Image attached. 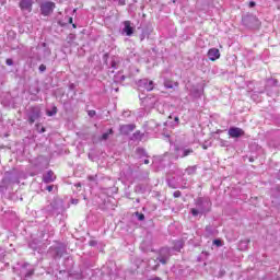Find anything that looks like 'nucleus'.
Segmentation results:
<instances>
[{"label": "nucleus", "instance_id": "obj_23", "mask_svg": "<svg viewBox=\"0 0 280 280\" xmlns=\"http://www.w3.org/2000/svg\"><path fill=\"white\" fill-rule=\"evenodd\" d=\"M54 180H56V174H54V171H48L43 175V183L49 184L54 183Z\"/></svg>", "mask_w": 280, "mask_h": 280}, {"label": "nucleus", "instance_id": "obj_14", "mask_svg": "<svg viewBox=\"0 0 280 280\" xmlns=\"http://www.w3.org/2000/svg\"><path fill=\"white\" fill-rule=\"evenodd\" d=\"M78 36L73 33H70L66 37V43L62 45L63 49H69V47H78V43H75Z\"/></svg>", "mask_w": 280, "mask_h": 280}, {"label": "nucleus", "instance_id": "obj_20", "mask_svg": "<svg viewBox=\"0 0 280 280\" xmlns=\"http://www.w3.org/2000/svg\"><path fill=\"white\" fill-rule=\"evenodd\" d=\"M208 58L209 60H211L212 62H215V60H219L220 58V49L218 48H210L208 50Z\"/></svg>", "mask_w": 280, "mask_h": 280}, {"label": "nucleus", "instance_id": "obj_54", "mask_svg": "<svg viewBox=\"0 0 280 280\" xmlns=\"http://www.w3.org/2000/svg\"><path fill=\"white\" fill-rule=\"evenodd\" d=\"M143 163H144V165H150V160L145 159V160L143 161Z\"/></svg>", "mask_w": 280, "mask_h": 280}, {"label": "nucleus", "instance_id": "obj_53", "mask_svg": "<svg viewBox=\"0 0 280 280\" xmlns=\"http://www.w3.org/2000/svg\"><path fill=\"white\" fill-rule=\"evenodd\" d=\"M77 279H84V276L82 275V272L77 275Z\"/></svg>", "mask_w": 280, "mask_h": 280}, {"label": "nucleus", "instance_id": "obj_25", "mask_svg": "<svg viewBox=\"0 0 280 280\" xmlns=\"http://www.w3.org/2000/svg\"><path fill=\"white\" fill-rule=\"evenodd\" d=\"M185 246V242L183 241H174L173 243V250H175L176 253H180V250H183Z\"/></svg>", "mask_w": 280, "mask_h": 280}, {"label": "nucleus", "instance_id": "obj_10", "mask_svg": "<svg viewBox=\"0 0 280 280\" xmlns=\"http://www.w3.org/2000/svg\"><path fill=\"white\" fill-rule=\"evenodd\" d=\"M138 91H154V81L150 79H140L137 82Z\"/></svg>", "mask_w": 280, "mask_h": 280}, {"label": "nucleus", "instance_id": "obj_28", "mask_svg": "<svg viewBox=\"0 0 280 280\" xmlns=\"http://www.w3.org/2000/svg\"><path fill=\"white\" fill-rule=\"evenodd\" d=\"M110 135H115V131L113 130V128L108 129L106 132L102 135V141H108V138L110 137Z\"/></svg>", "mask_w": 280, "mask_h": 280}, {"label": "nucleus", "instance_id": "obj_52", "mask_svg": "<svg viewBox=\"0 0 280 280\" xmlns=\"http://www.w3.org/2000/svg\"><path fill=\"white\" fill-rule=\"evenodd\" d=\"M79 202H80L79 199H72V200H71V203H72V205H78Z\"/></svg>", "mask_w": 280, "mask_h": 280}, {"label": "nucleus", "instance_id": "obj_44", "mask_svg": "<svg viewBox=\"0 0 280 280\" xmlns=\"http://www.w3.org/2000/svg\"><path fill=\"white\" fill-rule=\"evenodd\" d=\"M174 198H180L183 196V192L180 190H176L173 192Z\"/></svg>", "mask_w": 280, "mask_h": 280}, {"label": "nucleus", "instance_id": "obj_60", "mask_svg": "<svg viewBox=\"0 0 280 280\" xmlns=\"http://www.w3.org/2000/svg\"><path fill=\"white\" fill-rule=\"evenodd\" d=\"M220 272H221V277H224L225 271H224V270H221Z\"/></svg>", "mask_w": 280, "mask_h": 280}, {"label": "nucleus", "instance_id": "obj_18", "mask_svg": "<svg viewBox=\"0 0 280 280\" xmlns=\"http://www.w3.org/2000/svg\"><path fill=\"white\" fill-rule=\"evenodd\" d=\"M135 128H137V126L135 124L121 125L119 127L120 135L128 136V135H130V132H132L135 130Z\"/></svg>", "mask_w": 280, "mask_h": 280}, {"label": "nucleus", "instance_id": "obj_40", "mask_svg": "<svg viewBox=\"0 0 280 280\" xmlns=\"http://www.w3.org/2000/svg\"><path fill=\"white\" fill-rule=\"evenodd\" d=\"M212 244H213L214 246H218V247L223 246L222 240H219V238L213 240Z\"/></svg>", "mask_w": 280, "mask_h": 280}, {"label": "nucleus", "instance_id": "obj_62", "mask_svg": "<svg viewBox=\"0 0 280 280\" xmlns=\"http://www.w3.org/2000/svg\"><path fill=\"white\" fill-rule=\"evenodd\" d=\"M1 259H3V255L0 253V261H1Z\"/></svg>", "mask_w": 280, "mask_h": 280}, {"label": "nucleus", "instance_id": "obj_8", "mask_svg": "<svg viewBox=\"0 0 280 280\" xmlns=\"http://www.w3.org/2000/svg\"><path fill=\"white\" fill-rule=\"evenodd\" d=\"M28 248H31V250L34 253L43 255L47 248V245H45L39 238H33L31 242H28Z\"/></svg>", "mask_w": 280, "mask_h": 280}, {"label": "nucleus", "instance_id": "obj_12", "mask_svg": "<svg viewBox=\"0 0 280 280\" xmlns=\"http://www.w3.org/2000/svg\"><path fill=\"white\" fill-rule=\"evenodd\" d=\"M139 100L142 102V106H144V108H152V106L156 104L154 96H145L143 93L139 94Z\"/></svg>", "mask_w": 280, "mask_h": 280}, {"label": "nucleus", "instance_id": "obj_50", "mask_svg": "<svg viewBox=\"0 0 280 280\" xmlns=\"http://www.w3.org/2000/svg\"><path fill=\"white\" fill-rule=\"evenodd\" d=\"M47 191H54V185H49L46 187Z\"/></svg>", "mask_w": 280, "mask_h": 280}, {"label": "nucleus", "instance_id": "obj_11", "mask_svg": "<svg viewBox=\"0 0 280 280\" xmlns=\"http://www.w3.org/2000/svg\"><path fill=\"white\" fill-rule=\"evenodd\" d=\"M47 254L52 259H61L62 258V243H58L57 245H52L48 248Z\"/></svg>", "mask_w": 280, "mask_h": 280}, {"label": "nucleus", "instance_id": "obj_58", "mask_svg": "<svg viewBox=\"0 0 280 280\" xmlns=\"http://www.w3.org/2000/svg\"><path fill=\"white\" fill-rule=\"evenodd\" d=\"M74 187H82V184L78 183V184H74Z\"/></svg>", "mask_w": 280, "mask_h": 280}, {"label": "nucleus", "instance_id": "obj_64", "mask_svg": "<svg viewBox=\"0 0 280 280\" xmlns=\"http://www.w3.org/2000/svg\"><path fill=\"white\" fill-rule=\"evenodd\" d=\"M0 191H3V186H0Z\"/></svg>", "mask_w": 280, "mask_h": 280}, {"label": "nucleus", "instance_id": "obj_2", "mask_svg": "<svg viewBox=\"0 0 280 280\" xmlns=\"http://www.w3.org/2000/svg\"><path fill=\"white\" fill-rule=\"evenodd\" d=\"M171 257H172V249L170 247H162L160 249L158 258L153 260L155 265L151 267V270H159V268H161V264L162 266H166Z\"/></svg>", "mask_w": 280, "mask_h": 280}, {"label": "nucleus", "instance_id": "obj_15", "mask_svg": "<svg viewBox=\"0 0 280 280\" xmlns=\"http://www.w3.org/2000/svg\"><path fill=\"white\" fill-rule=\"evenodd\" d=\"M121 34L124 36H132V34H135V26H132V23L130 21L124 22V28L121 31Z\"/></svg>", "mask_w": 280, "mask_h": 280}, {"label": "nucleus", "instance_id": "obj_3", "mask_svg": "<svg viewBox=\"0 0 280 280\" xmlns=\"http://www.w3.org/2000/svg\"><path fill=\"white\" fill-rule=\"evenodd\" d=\"M170 143L175 159H185L186 156L194 154V149L188 148L185 144L172 143V141Z\"/></svg>", "mask_w": 280, "mask_h": 280}, {"label": "nucleus", "instance_id": "obj_57", "mask_svg": "<svg viewBox=\"0 0 280 280\" xmlns=\"http://www.w3.org/2000/svg\"><path fill=\"white\" fill-rule=\"evenodd\" d=\"M149 280H161V278L154 277V278H151V279H149Z\"/></svg>", "mask_w": 280, "mask_h": 280}, {"label": "nucleus", "instance_id": "obj_5", "mask_svg": "<svg viewBox=\"0 0 280 280\" xmlns=\"http://www.w3.org/2000/svg\"><path fill=\"white\" fill-rule=\"evenodd\" d=\"M34 272H36V269L34 268V265L30 262L22 264L16 270V273L19 277H21L22 280L32 279V277H34Z\"/></svg>", "mask_w": 280, "mask_h": 280}, {"label": "nucleus", "instance_id": "obj_21", "mask_svg": "<svg viewBox=\"0 0 280 280\" xmlns=\"http://www.w3.org/2000/svg\"><path fill=\"white\" fill-rule=\"evenodd\" d=\"M205 232L206 237H215V235H218V229L211 224L206 226Z\"/></svg>", "mask_w": 280, "mask_h": 280}, {"label": "nucleus", "instance_id": "obj_32", "mask_svg": "<svg viewBox=\"0 0 280 280\" xmlns=\"http://www.w3.org/2000/svg\"><path fill=\"white\" fill-rule=\"evenodd\" d=\"M168 126H171V128H176V126H178V124H180V119L178 118V116H174V120L173 121H167Z\"/></svg>", "mask_w": 280, "mask_h": 280}, {"label": "nucleus", "instance_id": "obj_43", "mask_svg": "<svg viewBox=\"0 0 280 280\" xmlns=\"http://www.w3.org/2000/svg\"><path fill=\"white\" fill-rule=\"evenodd\" d=\"M8 183H19V180H14V178H12V175L5 177V179Z\"/></svg>", "mask_w": 280, "mask_h": 280}, {"label": "nucleus", "instance_id": "obj_45", "mask_svg": "<svg viewBox=\"0 0 280 280\" xmlns=\"http://www.w3.org/2000/svg\"><path fill=\"white\" fill-rule=\"evenodd\" d=\"M5 65H8V67H12L14 65V60H12V58H8L5 60Z\"/></svg>", "mask_w": 280, "mask_h": 280}, {"label": "nucleus", "instance_id": "obj_17", "mask_svg": "<svg viewBox=\"0 0 280 280\" xmlns=\"http://www.w3.org/2000/svg\"><path fill=\"white\" fill-rule=\"evenodd\" d=\"M36 49L42 50L43 58H49V56H51V48H49V45H47V43H45V42L42 44H38Z\"/></svg>", "mask_w": 280, "mask_h": 280}, {"label": "nucleus", "instance_id": "obj_30", "mask_svg": "<svg viewBox=\"0 0 280 280\" xmlns=\"http://www.w3.org/2000/svg\"><path fill=\"white\" fill-rule=\"evenodd\" d=\"M279 84V81L277 79H269L267 81L266 91H268L269 86H277Z\"/></svg>", "mask_w": 280, "mask_h": 280}, {"label": "nucleus", "instance_id": "obj_13", "mask_svg": "<svg viewBox=\"0 0 280 280\" xmlns=\"http://www.w3.org/2000/svg\"><path fill=\"white\" fill-rule=\"evenodd\" d=\"M228 135L229 137H231V139H240V137H244V135H246L244 132V129L238 128V127H230L228 130Z\"/></svg>", "mask_w": 280, "mask_h": 280}, {"label": "nucleus", "instance_id": "obj_19", "mask_svg": "<svg viewBox=\"0 0 280 280\" xmlns=\"http://www.w3.org/2000/svg\"><path fill=\"white\" fill-rule=\"evenodd\" d=\"M150 187V184H148V179H145L144 184H138L135 186L133 191L135 194H145Z\"/></svg>", "mask_w": 280, "mask_h": 280}, {"label": "nucleus", "instance_id": "obj_42", "mask_svg": "<svg viewBox=\"0 0 280 280\" xmlns=\"http://www.w3.org/2000/svg\"><path fill=\"white\" fill-rule=\"evenodd\" d=\"M38 69H39V73H45V71H47V66L42 63Z\"/></svg>", "mask_w": 280, "mask_h": 280}, {"label": "nucleus", "instance_id": "obj_9", "mask_svg": "<svg viewBox=\"0 0 280 280\" xmlns=\"http://www.w3.org/2000/svg\"><path fill=\"white\" fill-rule=\"evenodd\" d=\"M205 94V88L201 84L191 85L189 89V96L196 102V100H200Z\"/></svg>", "mask_w": 280, "mask_h": 280}, {"label": "nucleus", "instance_id": "obj_55", "mask_svg": "<svg viewBox=\"0 0 280 280\" xmlns=\"http://www.w3.org/2000/svg\"><path fill=\"white\" fill-rule=\"evenodd\" d=\"M68 22H69L70 24H73V18H68Z\"/></svg>", "mask_w": 280, "mask_h": 280}, {"label": "nucleus", "instance_id": "obj_59", "mask_svg": "<svg viewBox=\"0 0 280 280\" xmlns=\"http://www.w3.org/2000/svg\"><path fill=\"white\" fill-rule=\"evenodd\" d=\"M63 106H65V108H67V106H69V102H65Z\"/></svg>", "mask_w": 280, "mask_h": 280}, {"label": "nucleus", "instance_id": "obj_22", "mask_svg": "<svg viewBox=\"0 0 280 280\" xmlns=\"http://www.w3.org/2000/svg\"><path fill=\"white\" fill-rule=\"evenodd\" d=\"M152 32H153L152 26L143 27L140 34V40L143 42L145 40V38H150V34H152Z\"/></svg>", "mask_w": 280, "mask_h": 280}, {"label": "nucleus", "instance_id": "obj_39", "mask_svg": "<svg viewBox=\"0 0 280 280\" xmlns=\"http://www.w3.org/2000/svg\"><path fill=\"white\" fill-rule=\"evenodd\" d=\"M196 166H189L187 170H186V172H187V174H196Z\"/></svg>", "mask_w": 280, "mask_h": 280}, {"label": "nucleus", "instance_id": "obj_36", "mask_svg": "<svg viewBox=\"0 0 280 280\" xmlns=\"http://www.w3.org/2000/svg\"><path fill=\"white\" fill-rule=\"evenodd\" d=\"M165 89H174V82L166 80L164 81Z\"/></svg>", "mask_w": 280, "mask_h": 280}, {"label": "nucleus", "instance_id": "obj_26", "mask_svg": "<svg viewBox=\"0 0 280 280\" xmlns=\"http://www.w3.org/2000/svg\"><path fill=\"white\" fill-rule=\"evenodd\" d=\"M166 183L171 189H178V180L176 177L167 178Z\"/></svg>", "mask_w": 280, "mask_h": 280}, {"label": "nucleus", "instance_id": "obj_33", "mask_svg": "<svg viewBox=\"0 0 280 280\" xmlns=\"http://www.w3.org/2000/svg\"><path fill=\"white\" fill-rule=\"evenodd\" d=\"M107 67H110L112 69H117V61L115 60V58H112L110 62L108 63V61H105Z\"/></svg>", "mask_w": 280, "mask_h": 280}, {"label": "nucleus", "instance_id": "obj_31", "mask_svg": "<svg viewBox=\"0 0 280 280\" xmlns=\"http://www.w3.org/2000/svg\"><path fill=\"white\" fill-rule=\"evenodd\" d=\"M46 115H47L48 117H54L55 115H58V107L52 106V108H51L50 110L47 109V110H46Z\"/></svg>", "mask_w": 280, "mask_h": 280}, {"label": "nucleus", "instance_id": "obj_41", "mask_svg": "<svg viewBox=\"0 0 280 280\" xmlns=\"http://www.w3.org/2000/svg\"><path fill=\"white\" fill-rule=\"evenodd\" d=\"M60 16H62L61 12H59L58 15L56 16V21H57L58 25H60V27H62V20L60 19Z\"/></svg>", "mask_w": 280, "mask_h": 280}, {"label": "nucleus", "instance_id": "obj_29", "mask_svg": "<svg viewBox=\"0 0 280 280\" xmlns=\"http://www.w3.org/2000/svg\"><path fill=\"white\" fill-rule=\"evenodd\" d=\"M248 244H250L249 238L241 241L238 246H240L241 250H246L248 248Z\"/></svg>", "mask_w": 280, "mask_h": 280}, {"label": "nucleus", "instance_id": "obj_38", "mask_svg": "<svg viewBox=\"0 0 280 280\" xmlns=\"http://www.w3.org/2000/svg\"><path fill=\"white\" fill-rule=\"evenodd\" d=\"M272 198H273L271 200L272 205H275L276 207H279V205H280V197L272 196Z\"/></svg>", "mask_w": 280, "mask_h": 280}, {"label": "nucleus", "instance_id": "obj_16", "mask_svg": "<svg viewBox=\"0 0 280 280\" xmlns=\"http://www.w3.org/2000/svg\"><path fill=\"white\" fill-rule=\"evenodd\" d=\"M34 0H20V10L23 12H32Z\"/></svg>", "mask_w": 280, "mask_h": 280}, {"label": "nucleus", "instance_id": "obj_24", "mask_svg": "<svg viewBox=\"0 0 280 280\" xmlns=\"http://www.w3.org/2000/svg\"><path fill=\"white\" fill-rule=\"evenodd\" d=\"M48 232V237H54V228L51 225H47L44 231H42L39 237L45 240V233Z\"/></svg>", "mask_w": 280, "mask_h": 280}, {"label": "nucleus", "instance_id": "obj_1", "mask_svg": "<svg viewBox=\"0 0 280 280\" xmlns=\"http://www.w3.org/2000/svg\"><path fill=\"white\" fill-rule=\"evenodd\" d=\"M195 208H191L189 213L192 218H202V215H207L211 213V209L213 207V202L211 198L208 196L205 197H197L194 200Z\"/></svg>", "mask_w": 280, "mask_h": 280}, {"label": "nucleus", "instance_id": "obj_48", "mask_svg": "<svg viewBox=\"0 0 280 280\" xmlns=\"http://www.w3.org/2000/svg\"><path fill=\"white\" fill-rule=\"evenodd\" d=\"M90 246H97V241L92 240L89 242Z\"/></svg>", "mask_w": 280, "mask_h": 280}, {"label": "nucleus", "instance_id": "obj_27", "mask_svg": "<svg viewBox=\"0 0 280 280\" xmlns=\"http://www.w3.org/2000/svg\"><path fill=\"white\" fill-rule=\"evenodd\" d=\"M136 154L139 156V159L148 158V151L141 147L136 149Z\"/></svg>", "mask_w": 280, "mask_h": 280}, {"label": "nucleus", "instance_id": "obj_61", "mask_svg": "<svg viewBox=\"0 0 280 280\" xmlns=\"http://www.w3.org/2000/svg\"><path fill=\"white\" fill-rule=\"evenodd\" d=\"M136 202L139 205V202H141V199H140V198H137V199H136Z\"/></svg>", "mask_w": 280, "mask_h": 280}, {"label": "nucleus", "instance_id": "obj_51", "mask_svg": "<svg viewBox=\"0 0 280 280\" xmlns=\"http://www.w3.org/2000/svg\"><path fill=\"white\" fill-rule=\"evenodd\" d=\"M255 5H257V3L255 1L249 2V8H255Z\"/></svg>", "mask_w": 280, "mask_h": 280}, {"label": "nucleus", "instance_id": "obj_56", "mask_svg": "<svg viewBox=\"0 0 280 280\" xmlns=\"http://www.w3.org/2000/svg\"><path fill=\"white\" fill-rule=\"evenodd\" d=\"M45 131H46L45 127H42V129L39 130L40 135H43V132Z\"/></svg>", "mask_w": 280, "mask_h": 280}, {"label": "nucleus", "instance_id": "obj_49", "mask_svg": "<svg viewBox=\"0 0 280 280\" xmlns=\"http://www.w3.org/2000/svg\"><path fill=\"white\" fill-rule=\"evenodd\" d=\"M69 91H75V84L74 83L69 84Z\"/></svg>", "mask_w": 280, "mask_h": 280}, {"label": "nucleus", "instance_id": "obj_35", "mask_svg": "<svg viewBox=\"0 0 280 280\" xmlns=\"http://www.w3.org/2000/svg\"><path fill=\"white\" fill-rule=\"evenodd\" d=\"M136 218H137V220H139V222H143V220H145V214L137 211L136 212Z\"/></svg>", "mask_w": 280, "mask_h": 280}, {"label": "nucleus", "instance_id": "obj_63", "mask_svg": "<svg viewBox=\"0 0 280 280\" xmlns=\"http://www.w3.org/2000/svg\"><path fill=\"white\" fill-rule=\"evenodd\" d=\"M72 27L75 30V27H78V25H75V24H72Z\"/></svg>", "mask_w": 280, "mask_h": 280}, {"label": "nucleus", "instance_id": "obj_34", "mask_svg": "<svg viewBox=\"0 0 280 280\" xmlns=\"http://www.w3.org/2000/svg\"><path fill=\"white\" fill-rule=\"evenodd\" d=\"M124 80H126V75L124 74H117L114 77L115 82H124Z\"/></svg>", "mask_w": 280, "mask_h": 280}, {"label": "nucleus", "instance_id": "obj_37", "mask_svg": "<svg viewBox=\"0 0 280 280\" xmlns=\"http://www.w3.org/2000/svg\"><path fill=\"white\" fill-rule=\"evenodd\" d=\"M141 131H136L133 135H132V139L135 140V141H137V140H141Z\"/></svg>", "mask_w": 280, "mask_h": 280}, {"label": "nucleus", "instance_id": "obj_7", "mask_svg": "<svg viewBox=\"0 0 280 280\" xmlns=\"http://www.w3.org/2000/svg\"><path fill=\"white\" fill-rule=\"evenodd\" d=\"M56 10V3L52 1L42 2L39 5V12L42 16H51Z\"/></svg>", "mask_w": 280, "mask_h": 280}, {"label": "nucleus", "instance_id": "obj_46", "mask_svg": "<svg viewBox=\"0 0 280 280\" xmlns=\"http://www.w3.org/2000/svg\"><path fill=\"white\" fill-rule=\"evenodd\" d=\"M89 117H95L97 115V112H95L94 109H91L88 112Z\"/></svg>", "mask_w": 280, "mask_h": 280}, {"label": "nucleus", "instance_id": "obj_4", "mask_svg": "<svg viewBox=\"0 0 280 280\" xmlns=\"http://www.w3.org/2000/svg\"><path fill=\"white\" fill-rule=\"evenodd\" d=\"M27 122L30 126H34L38 119L43 117V108L40 105H34L26 110Z\"/></svg>", "mask_w": 280, "mask_h": 280}, {"label": "nucleus", "instance_id": "obj_47", "mask_svg": "<svg viewBox=\"0 0 280 280\" xmlns=\"http://www.w3.org/2000/svg\"><path fill=\"white\" fill-rule=\"evenodd\" d=\"M88 179L91 182H95V180H97V176L90 175V176H88Z\"/></svg>", "mask_w": 280, "mask_h": 280}, {"label": "nucleus", "instance_id": "obj_6", "mask_svg": "<svg viewBox=\"0 0 280 280\" xmlns=\"http://www.w3.org/2000/svg\"><path fill=\"white\" fill-rule=\"evenodd\" d=\"M242 23L247 30H258L260 22L254 14H246L242 18Z\"/></svg>", "mask_w": 280, "mask_h": 280}]
</instances>
